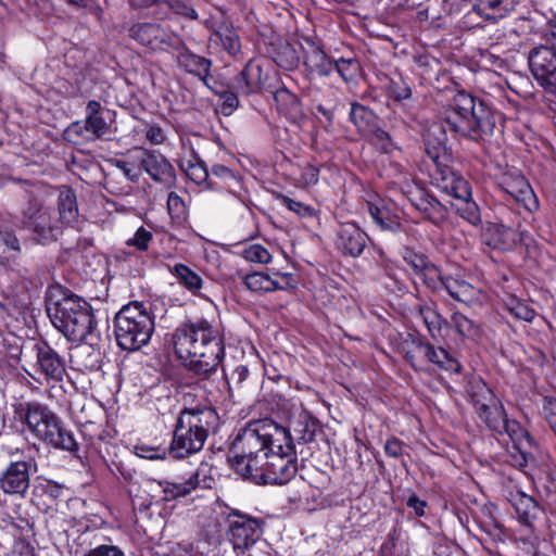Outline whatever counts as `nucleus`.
I'll return each mask as SVG.
<instances>
[{"mask_svg": "<svg viewBox=\"0 0 556 556\" xmlns=\"http://www.w3.org/2000/svg\"><path fill=\"white\" fill-rule=\"evenodd\" d=\"M229 463L238 475L256 483L285 484L298 471L289 431L269 419L252 421L239 431Z\"/></svg>", "mask_w": 556, "mask_h": 556, "instance_id": "f257e3e1", "label": "nucleus"}, {"mask_svg": "<svg viewBox=\"0 0 556 556\" xmlns=\"http://www.w3.org/2000/svg\"><path fill=\"white\" fill-rule=\"evenodd\" d=\"M173 343L178 358L198 375L215 371L225 356L223 338L206 319L180 325L173 334Z\"/></svg>", "mask_w": 556, "mask_h": 556, "instance_id": "f03ea898", "label": "nucleus"}, {"mask_svg": "<svg viewBox=\"0 0 556 556\" xmlns=\"http://www.w3.org/2000/svg\"><path fill=\"white\" fill-rule=\"evenodd\" d=\"M47 313L52 325L75 343L93 344L97 320L91 305L83 298L60 287L49 291Z\"/></svg>", "mask_w": 556, "mask_h": 556, "instance_id": "7ed1b4c3", "label": "nucleus"}, {"mask_svg": "<svg viewBox=\"0 0 556 556\" xmlns=\"http://www.w3.org/2000/svg\"><path fill=\"white\" fill-rule=\"evenodd\" d=\"M494 121L490 109L466 91H458L445 109L443 129L478 140L492 131Z\"/></svg>", "mask_w": 556, "mask_h": 556, "instance_id": "20e7f679", "label": "nucleus"}, {"mask_svg": "<svg viewBox=\"0 0 556 556\" xmlns=\"http://www.w3.org/2000/svg\"><path fill=\"white\" fill-rule=\"evenodd\" d=\"M218 425L216 412L205 405L185 408L177 420L170 453L185 458L202 450L210 431Z\"/></svg>", "mask_w": 556, "mask_h": 556, "instance_id": "39448f33", "label": "nucleus"}, {"mask_svg": "<svg viewBox=\"0 0 556 556\" xmlns=\"http://www.w3.org/2000/svg\"><path fill=\"white\" fill-rule=\"evenodd\" d=\"M115 337L117 344L126 351H138L151 339L154 320L140 302L124 305L115 316Z\"/></svg>", "mask_w": 556, "mask_h": 556, "instance_id": "423d86ee", "label": "nucleus"}, {"mask_svg": "<svg viewBox=\"0 0 556 556\" xmlns=\"http://www.w3.org/2000/svg\"><path fill=\"white\" fill-rule=\"evenodd\" d=\"M23 419L28 430L39 440L55 448L75 452L77 442L73 433L62 426L60 418L48 407L28 403Z\"/></svg>", "mask_w": 556, "mask_h": 556, "instance_id": "0eeeda50", "label": "nucleus"}, {"mask_svg": "<svg viewBox=\"0 0 556 556\" xmlns=\"http://www.w3.org/2000/svg\"><path fill=\"white\" fill-rule=\"evenodd\" d=\"M477 414L488 428L496 433H506L519 452L516 465L525 466L528 463V447L532 445L529 433L515 420H508L501 401L494 397L477 408Z\"/></svg>", "mask_w": 556, "mask_h": 556, "instance_id": "6e6552de", "label": "nucleus"}, {"mask_svg": "<svg viewBox=\"0 0 556 556\" xmlns=\"http://www.w3.org/2000/svg\"><path fill=\"white\" fill-rule=\"evenodd\" d=\"M22 225L41 244L56 240L62 227L58 218L53 217L51 212L37 201H30L28 207L23 212Z\"/></svg>", "mask_w": 556, "mask_h": 556, "instance_id": "1a4fd4ad", "label": "nucleus"}, {"mask_svg": "<svg viewBox=\"0 0 556 556\" xmlns=\"http://www.w3.org/2000/svg\"><path fill=\"white\" fill-rule=\"evenodd\" d=\"M35 349L36 364L33 371L26 372L39 383L62 381L66 371L64 359L46 343L37 344Z\"/></svg>", "mask_w": 556, "mask_h": 556, "instance_id": "9d476101", "label": "nucleus"}, {"mask_svg": "<svg viewBox=\"0 0 556 556\" xmlns=\"http://www.w3.org/2000/svg\"><path fill=\"white\" fill-rule=\"evenodd\" d=\"M498 187L526 211L533 213L539 208V200L519 169L509 168L503 172L498 177Z\"/></svg>", "mask_w": 556, "mask_h": 556, "instance_id": "9b49d317", "label": "nucleus"}, {"mask_svg": "<svg viewBox=\"0 0 556 556\" xmlns=\"http://www.w3.org/2000/svg\"><path fill=\"white\" fill-rule=\"evenodd\" d=\"M200 472H194L188 477H177L172 480L150 479L148 488L155 501L170 502L189 495L200 486Z\"/></svg>", "mask_w": 556, "mask_h": 556, "instance_id": "f8f14e48", "label": "nucleus"}, {"mask_svg": "<svg viewBox=\"0 0 556 556\" xmlns=\"http://www.w3.org/2000/svg\"><path fill=\"white\" fill-rule=\"evenodd\" d=\"M481 236L485 245L501 252L511 251L518 244L528 247L531 241L528 232L498 223L486 224Z\"/></svg>", "mask_w": 556, "mask_h": 556, "instance_id": "ddd939ff", "label": "nucleus"}, {"mask_svg": "<svg viewBox=\"0 0 556 556\" xmlns=\"http://www.w3.org/2000/svg\"><path fill=\"white\" fill-rule=\"evenodd\" d=\"M553 39L546 45L534 48L529 55V66L540 85L556 71V13L549 18Z\"/></svg>", "mask_w": 556, "mask_h": 556, "instance_id": "4468645a", "label": "nucleus"}, {"mask_svg": "<svg viewBox=\"0 0 556 556\" xmlns=\"http://www.w3.org/2000/svg\"><path fill=\"white\" fill-rule=\"evenodd\" d=\"M244 285L250 291L256 293L287 291L296 288L298 279L292 273L255 271L244 277Z\"/></svg>", "mask_w": 556, "mask_h": 556, "instance_id": "2eb2a0df", "label": "nucleus"}, {"mask_svg": "<svg viewBox=\"0 0 556 556\" xmlns=\"http://www.w3.org/2000/svg\"><path fill=\"white\" fill-rule=\"evenodd\" d=\"M262 535L261 523L255 519L238 515L229 521L228 538L235 551H245L253 546Z\"/></svg>", "mask_w": 556, "mask_h": 556, "instance_id": "dca6fc26", "label": "nucleus"}, {"mask_svg": "<svg viewBox=\"0 0 556 556\" xmlns=\"http://www.w3.org/2000/svg\"><path fill=\"white\" fill-rule=\"evenodd\" d=\"M35 471L36 464L31 459L11 463L0 478V486L8 494H24Z\"/></svg>", "mask_w": 556, "mask_h": 556, "instance_id": "f3484780", "label": "nucleus"}, {"mask_svg": "<svg viewBox=\"0 0 556 556\" xmlns=\"http://www.w3.org/2000/svg\"><path fill=\"white\" fill-rule=\"evenodd\" d=\"M432 290L444 289L454 300L471 304L480 299V291L465 281L458 274L452 275L440 270V278Z\"/></svg>", "mask_w": 556, "mask_h": 556, "instance_id": "a211bd4d", "label": "nucleus"}, {"mask_svg": "<svg viewBox=\"0 0 556 556\" xmlns=\"http://www.w3.org/2000/svg\"><path fill=\"white\" fill-rule=\"evenodd\" d=\"M129 36L139 45L152 50L162 49L170 41L169 34L155 23H137L129 28Z\"/></svg>", "mask_w": 556, "mask_h": 556, "instance_id": "6ab92c4d", "label": "nucleus"}, {"mask_svg": "<svg viewBox=\"0 0 556 556\" xmlns=\"http://www.w3.org/2000/svg\"><path fill=\"white\" fill-rule=\"evenodd\" d=\"M434 184L445 193L453 195L458 200H468L471 198V190L468 182L457 175L451 166L441 167V172L432 173Z\"/></svg>", "mask_w": 556, "mask_h": 556, "instance_id": "aec40b11", "label": "nucleus"}, {"mask_svg": "<svg viewBox=\"0 0 556 556\" xmlns=\"http://www.w3.org/2000/svg\"><path fill=\"white\" fill-rule=\"evenodd\" d=\"M142 170L156 181L172 184L175 173L172 164L160 153L141 149Z\"/></svg>", "mask_w": 556, "mask_h": 556, "instance_id": "412c9836", "label": "nucleus"}, {"mask_svg": "<svg viewBox=\"0 0 556 556\" xmlns=\"http://www.w3.org/2000/svg\"><path fill=\"white\" fill-rule=\"evenodd\" d=\"M367 235L355 224L345 223L340 226L337 245L344 254L359 256L367 243Z\"/></svg>", "mask_w": 556, "mask_h": 556, "instance_id": "4be33fe9", "label": "nucleus"}, {"mask_svg": "<svg viewBox=\"0 0 556 556\" xmlns=\"http://www.w3.org/2000/svg\"><path fill=\"white\" fill-rule=\"evenodd\" d=\"M58 222L62 226H73L78 222L79 210L75 191L66 186L58 189L56 198Z\"/></svg>", "mask_w": 556, "mask_h": 556, "instance_id": "5701e85b", "label": "nucleus"}, {"mask_svg": "<svg viewBox=\"0 0 556 556\" xmlns=\"http://www.w3.org/2000/svg\"><path fill=\"white\" fill-rule=\"evenodd\" d=\"M412 204L420 211L426 218L433 224H441L447 216L446 208L433 197L417 188L413 198H409Z\"/></svg>", "mask_w": 556, "mask_h": 556, "instance_id": "b1692460", "label": "nucleus"}, {"mask_svg": "<svg viewBox=\"0 0 556 556\" xmlns=\"http://www.w3.org/2000/svg\"><path fill=\"white\" fill-rule=\"evenodd\" d=\"M404 260L428 288H435V282L440 278V269L430 263L425 255L414 251H406Z\"/></svg>", "mask_w": 556, "mask_h": 556, "instance_id": "393cba45", "label": "nucleus"}, {"mask_svg": "<svg viewBox=\"0 0 556 556\" xmlns=\"http://www.w3.org/2000/svg\"><path fill=\"white\" fill-rule=\"evenodd\" d=\"M304 65L311 75L318 77L328 76L333 70L332 61L311 40L307 41Z\"/></svg>", "mask_w": 556, "mask_h": 556, "instance_id": "a878e982", "label": "nucleus"}, {"mask_svg": "<svg viewBox=\"0 0 556 556\" xmlns=\"http://www.w3.org/2000/svg\"><path fill=\"white\" fill-rule=\"evenodd\" d=\"M509 502L514 507L519 521L528 526L531 525V521L534 519L538 510L536 502L531 496L519 491L510 493Z\"/></svg>", "mask_w": 556, "mask_h": 556, "instance_id": "bb28decb", "label": "nucleus"}, {"mask_svg": "<svg viewBox=\"0 0 556 556\" xmlns=\"http://www.w3.org/2000/svg\"><path fill=\"white\" fill-rule=\"evenodd\" d=\"M262 87L261 71L258 66L248 64L235 80V88L241 94H251Z\"/></svg>", "mask_w": 556, "mask_h": 556, "instance_id": "cd10ccee", "label": "nucleus"}, {"mask_svg": "<svg viewBox=\"0 0 556 556\" xmlns=\"http://www.w3.org/2000/svg\"><path fill=\"white\" fill-rule=\"evenodd\" d=\"M179 66L188 73L205 78L210 72L211 62L188 50L180 51L177 55Z\"/></svg>", "mask_w": 556, "mask_h": 556, "instance_id": "c85d7f7f", "label": "nucleus"}, {"mask_svg": "<svg viewBox=\"0 0 556 556\" xmlns=\"http://www.w3.org/2000/svg\"><path fill=\"white\" fill-rule=\"evenodd\" d=\"M369 213L374 222L382 230H396L400 227V217L383 203H370Z\"/></svg>", "mask_w": 556, "mask_h": 556, "instance_id": "c756f323", "label": "nucleus"}, {"mask_svg": "<svg viewBox=\"0 0 556 556\" xmlns=\"http://www.w3.org/2000/svg\"><path fill=\"white\" fill-rule=\"evenodd\" d=\"M420 317L425 323L430 336L433 339L443 337V330L447 326L445 319L439 314L434 304H425L420 306Z\"/></svg>", "mask_w": 556, "mask_h": 556, "instance_id": "7c9ffc66", "label": "nucleus"}, {"mask_svg": "<svg viewBox=\"0 0 556 556\" xmlns=\"http://www.w3.org/2000/svg\"><path fill=\"white\" fill-rule=\"evenodd\" d=\"M130 3L135 7H149L154 3L165 4L178 15L190 20L198 18V14L189 0H130Z\"/></svg>", "mask_w": 556, "mask_h": 556, "instance_id": "2f4dec72", "label": "nucleus"}, {"mask_svg": "<svg viewBox=\"0 0 556 556\" xmlns=\"http://www.w3.org/2000/svg\"><path fill=\"white\" fill-rule=\"evenodd\" d=\"M141 149L131 151L124 160H115L114 165L131 181H137L142 174Z\"/></svg>", "mask_w": 556, "mask_h": 556, "instance_id": "473e14b6", "label": "nucleus"}, {"mask_svg": "<svg viewBox=\"0 0 556 556\" xmlns=\"http://www.w3.org/2000/svg\"><path fill=\"white\" fill-rule=\"evenodd\" d=\"M172 274L177 278L178 282L190 292L197 293L201 290L203 285L202 278L188 266L176 264L172 269Z\"/></svg>", "mask_w": 556, "mask_h": 556, "instance_id": "72a5a7b5", "label": "nucleus"}, {"mask_svg": "<svg viewBox=\"0 0 556 556\" xmlns=\"http://www.w3.org/2000/svg\"><path fill=\"white\" fill-rule=\"evenodd\" d=\"M350 117L359 132L369 134L372 130L376 116L372 111L368 110L364 105L358 103L352 104Z\"/></svg>", "mask_w": 556, "mask_h": 556, "instance_id": "f704fd0d", "label": "nucleus"}, {"mask_svg": "<svg viewBox=\"0 0 556 556\" xmlns=\"http://www.w3.org/2000/svg\"><path fill=\"white\" fill-rule=\"evenodd\" d=\"M511 9L509 0H483L478 5V12L488 20H500Z\"/></svg>", "mask_w": 556, "mask_h": 556, "instance_id": "c9c22d12", "label": "nucleus"}, {"mask_svg": "<svg viewBox=\"0 0 556 556\" xmlns=\"http://www.w3.org/2000/svg\"><path fill=\"white\" fill-rule=\"evenodd\" d=\"M467 392L476 409L481 404H485V402H494V397H496L494 393L491 391V389L480 378H473L472 380H470Z\"/></svg>", "mask_w": 556, "mask_h": 556, "instance_id": "e433bc0d", "label": "nucleus"}, {"mask_svg": "<svg viewBox=\"0 0 556 556\" xmlns=\"http://www.w3.org/2000/svg\"><path fill=\"white\" fill-rule=\"evenodd\" d=\"M451 325L462 337L467 339L476 340L480 336L479 325L460 313L452 315Z\"/></svg>", "mask_w": 556, "mask_h": 556, "instance_id": "4c0bfd02", "label": "nucleus"}, {"mask_svg": "<svg viewBox=\"0 0 556 556\" xmlns=\"http://www.w3.org/2000/svg\"><path fill=\"white\" fill-rule=\"evenodd\" d=\"M426 356L427 358L439 365L445 370L459 372L460 365L453 357L448 355V353L443 349H435L434 346L428 345L426 348Z\"/></svg>", "mask_w": 556, "mask_h": 556, "instance_id": "58836bf2", "label": "nucleus"}, {"mask_svg": "<svg viewBox=\"0 0 556 556\" xmlns=\"http://www.w3.org/2000/svg\"><path fill=\"white\" fill-rule=\"evenodd\" d=\"M21 251L17 237L10 231H0V263H7Z\"/></svg>", "mask_w": 556, "mask_h": 556, "instance_id": "ea45409f", "label": "nucleus"}, {"mask_svg": "<svg viewBox=\"0 0 556 556\" xmlns=\"http://www.w3.org/2000/svg\"><path fill=\"white\" fill-rule=\"evenodd\" d=\"M426 152L434 165V172H441V167H448V157L445 144L442 140H438L435 144L429 141L426 144Z\"/></svg>", "mask_w": 556, "mask_h": 556, "instance_id": "a19ab883", "label": "nucleus"}, {"mask_svg": "<svg viewBox=\"0 0 556 556\" xmlns=\"http://www.w3.org/2000/svg\"><path fill=\"white\" fill-rule=\"evenodd\" d=\"M240 253L244 260L251 263L268 264L271 261V254L258 243H250L243 247Z\"/></svg>", "mask_w": 556, "mask_h": 556, "instance_id": "79ce46f5", "label": "nucleus"}, {"mask_svg": "<svg viewBox=\"0 0 556 556\" xmlns=\"http://www.w3.org/2000/svg\"><path fill=\"white\" fill-rule=\"evenodd\" d=\"M319 179V168L312 164H304L295 173V181L300 187L308 188L315 186Z\"/></svg>", "mask_w": 556, "mask_h": 556, "instance_id": "37998d69", "label": "nucleus"}, {"mask_svg": "<svg viewBox=\"0 0 556 556\" xmlns=\"http://www.w3.org/2000/svg\"><path fill=\"white\" fill-rule=\"evenodd\" d=\"M506 307L516 318L525 321H531L535 316V312L531 306L515 296L508 298Z\"/></svg>", "mask_w": 556, "mask_h": 556, "instance_id": "c03bdc74", "label": "nucleus"}, {"mask_svg": "<svg viewBox=\"0 0 556 556\" xmlns=\"http://www.w3.org/2000/svg\"><path fill=\"white\" fill-rule=\"evenodd\" d=\"M334 67L345 83L354 80L359 73V64L354 59H340L333 64Z\"/></svg>", "mask_w": 556, "mask_h": 556, "instance_id": "a18cd8bd", "label": "nucleus"}, {"mask_svg": "<svg viewBox=\"0 0 556 556\" xmlns=\"http://www.w3.org/2000/svg\"><path fill=\"white\" fill-rule=\"evenodd\" d=\"M167 210L170 218L175 223L185 220L187 210L182 199L175 192H170L167 198Z\"/></svg>", "mask_w": 556, "mask_h": 556, "instance_id": "49530a36", "label": "nucleus"}, {"mask_svg": "<svg viewBox=\"0 0 556 556\" xmlns=\"http://www.w3.org/2000/svg\"><path fill=\"white\" fill-rule=\"evenodd\" d=\"M459 201L460 204L457 205L456 208L459 216L471 225H478L481 220L478 205L473 201H471V198L468 200Z\"/></svg>", "mask_w": 556, "mask_h": 556, "instance_id": "de8ad7c7", "label": "nucleus"}, {"mask_svg": "<svg viewBox=\"0 0 556 556\" xmlns=\"http://www.w3.org/2000/svg\"><path fill=\"white\" fill-rule=\"evenodd\" d=\"M223 47L228 51L229 54L236 55L240 50V40L238 34L229 28H225L224 31H217L216 34Z\"/></svg>", "mask_w": 556, "mask_h": 556, "instance_id": "09e8293b", "label": "nucleus"}, {"mask_svg": "<svg viewBox=\"0 0 556 556\" xmlns=\"http://www.w3.org/2000/svg\"><path fill=\"white\" fill-rule=\"evenodd\" d=\"M370 136L371 143L384 153H390L395 149V146L390 135L382 129H372Z\"/></svg>", "mask_w": 556, "mask_h": 556, "instance_id": "8fccbe9b", "label": "nucleus"}, {"mask_svg": "<svg viewBox=\"0 0 556 556\" xmlns=\"http://www.w3.org/2000/svg\"><path fill=\"white\" fill-rule=\"evenodd\" d=\"M86 129L100 138L109 134L110 126L101 115L86 116Z\"/></svg>", "mask_w": 556, "mask_h": 556, "instance_id": "3c124183", "label": "nucleus"}, {"mask_svg": "<svg viewBox=\"0 0 556 556\" xmlns=\"http://www.w3.org/2000/svg\"><path fill=\"white\" fill-rule=\"evenodd\" d=\"M152 240V233L144 227H139L134 237L127 240V244L139 251H146Z\"/></svg>", "mask_w": 556, "mask_h": 556, "instance_id": "603ef678", "label": "nucleus"}, {"mask_svg": "<svg viewBox=\"0 0 556 556\" xmlns=\"http://www.w3.org/2000/svg\"><path fill=\"white\" fill-rule=\"evenodd\" d=\"M282 204L291 212H294L300 217H312L314 216V208L302 202L295 201L291 198L283 197L281 199Z\"/></svg>", "mask_w": 556, "mask_h": 556, "instance_id": "864d4df0", "label": "nucleus"}, {"mask_svg": "<svg viewBox=\"0 0 556 556\" xmlns=\"http://www.w3.org/2000/svg\"><path fill=\"white\" fill-rule=\"evenodd\" d=\"M84 556H125L116 545L101 544L88 551Z\"/></svg>", "mask_w": 556, "mask_h": 556, "instance_id": "5fc2aeb1", "label": "nucleus"}, {"mask_svg": "<svg viewBox=\"0 0 556 556\" xmlns=\"http://www.w3.org/2000/svg\"><path fill=\"white\" fill-rule=\"evenodd\" d=\"M483 531L489 534L494 541H505L506 539V532L504 527L496 522V521H490L482 523Z\"/></svg>", "mask_w": 556, "mask_h": 556, "instance_id": "6e6d98bb", "label": "nucleus"}, {"mask_svg": "<svg viewBox=\"0 0 556 556\" xmlns=\"http://www.w3.org/2000/svg\"><path fill=\"white\" fill-rule=\"evenodd\" d=\"M137 455L147 459L164 458L165 450L154 448L146 445L136 446Z\"/></svg>", "mask_w": 556, "mask_h": 556, "instance_id": "4d7b16f0", "label": "nucleus"}, {"mask_svg": "<svg viewBox=\"0 0 556 556\" xmlns=\"http://www.w3.org/2000/svg\"><path fill=\"white\" fill-rule=\"evenodd\" d=\"M146 138L153 144H160L165 140V135L160 126L148 125L146 128Z\"/></svg>", "mask_w": 556, "mask_h": 556, "instance_id": "13d9d810", "label": "nucleus"}, {"mask_svg": "<svg viewBox=\"0 0 556 556\" xmlns=\"http://www.w3.org/2000/svg\"><path fill=\"white\" fill-rule=\"evenodd\" d=\"M223 99L222 112L225 115H230L239 105L238 97L232 92H226Z\"/></svg>", "mask_w": 556, "mask_h": 556, "instance_id": "bf43d9fd", "label": "nucleus"}, {"mask_svg": "<svg viewBox=\"0 0 556 556\" xmlns=\"http://www.w3.org/2000/svg\"><path fill=\"white\" fill-rule=\"evenodd\" d=\"M544 413L547 422L556 434V400L547 399L545 401Z\"/></svg>", "mask_w": 556, "mask_h": 556, "instance_id": "052dcab7", "label": "nucleus"}, {"mask_svg": "<svg viewBox=\"0 0 556 556\" xmlns=\"http://www.w3.org/2000/svg\"><path fill=\"white\" fill-rule=\"evenodd\" d=\"M384 452L388 456L400 457L403 453V443L396 438H391L384 444Z\"/></svg>", "mask_w": 556, "mask_h": 556, "instance_id": "680f3d73", "label": "nucleus"}, {"mask_svg": "<svg viewBox=\"0 0 556 556\" xmlns=\"http://www.w3.org/2000/svg\"><path fill=\"white\" fill-rule=\"evenodd\" d=\"M275 100H276V102L278 104H280V103H288V104H291V105H296L298 104L296 97L293 93H291L290 91H288L287 89L278 90L275 93Z\"/></svg>", "mask_w": 556, "mask_h": 556, "instance_id": "e2e57ef3", "label": "nucleus"}, {"mask_svg": "<svg viewBox=\"0 0 556 556\" xmlns=\"http://www.w3.org/2000/svg\"><path fill=\"white\" fill-rule=\"evenodd\" d=\"M187 175L190 177V179H192L197 184H200L203 180H205L207 173L201 165H191L187 172Z\"/></svg>", "mask_w": 556, "mask_h": 556, "instance_id": "0e129e2a", "label": "nucleus"}, {"mask_svg": "<svg viewBox=\"0 0 556 556\" xmlns=\"http://www.w3.org/2000/svg\"><path fill=\"white\" fill-rule=\"evenodd\" d=\"M406 504L409 508L414 509L417 516H424L426 502L418 498L416 495H412L407 498Z\"/></svg>", "mask_w": 556, "mask_h": 556, "instance_id": "69168bd1", "label": "nucleus"}, {"mask_svg": "<svg viewBox=\"0 0 556 556\" xmlns=\"http://www.w3.org/2000/svg\"><path fill=\"white\" fill-rule=\"evenodd\" d=\"M541 86L547 92L556 94V71Z\"/></svg>", "mask_w": 556, "mask_h": 556, "instance_id": "338daca9", "label": "nucleus"}, {"mask_svg": "<svg viewBox=\"0 0 556 556\" xmlns=\"http://www.w3.org/2000/svg\"><path fill=\"white\" fill-rule=\"evenodd\" d=\"M393 96L396 100H405L412 96V91L407 86H403L394 89Z\"/></svg>", "mask_w": 556, "mask_h": 556, "instance_id": "774afa93", "label": "nucleus"}]
</instances>
